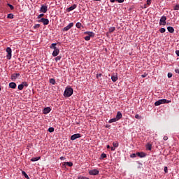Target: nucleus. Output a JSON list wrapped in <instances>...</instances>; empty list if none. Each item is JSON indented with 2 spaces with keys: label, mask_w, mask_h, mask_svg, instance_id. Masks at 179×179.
Listing matches in <instances>:
<instances>
[{
  "label": "nucleus",
  "mask_w": 179,
  "mask_h": 179,
  "mask_svg": "<svg viewBox=\"0 0 179 179\" xmlns=\"http://www.w3.org/2000/svg\"><path fill=\"white\" fill-rule=\"evenodd\" d=\"M71 94H73V89L72 87L66 88L64 91V96L65 97H71Z\"/></svg>",
  "instance_id": "nucleus-1"
},
{
  "label": "nucleus",
  "mask_w": 179,
  "mask_h": 179,
  "mask_svg": "<svg viewBox=\"0 0 179 179\" xmlns=\"http://www.w3.org/2000/svg\"><path fill=\"white\" fill-rule=\"evenodd\" d=\"M85 34H88V36L85 37V40L86 41H89V40H90V37H94V33L92 31H87L85 32Z\"/></svg>",
  "instance_id": "nucleus-2"
},
{
  "label": "nucleus",
  "mask_w": 179,
  "mask_h": 179,
  "mask_svg": "<svg viewBox=\"0 0 179 179\" xmlns=\"http://www.w3.org/2000/svg\"><path fill=\"white\" fill-rule=\"evenodd\" d=\"M6 51L7 52V55H6L7 59H11V58H12V49L10 48H7Z\"/></svg>",
  "instance_id": "nucleus-3"
},
{
  "label": "nucleus",
  "mask_w": 179,
  "mask_h": 179,
  "mask_svg": "<svg viewBox=\"0 0 179 179\" xmlns=\"http://www.w3.org/2000/svg\"><path fill=\"white\" fill-rule=\"evenodd\" d=\"M38 23H43L45 26L50 23V20H48V19L46 18H41L39 20H38Z\"/></svg>",
  "instance_id": "nucleus-4"
},
{
  "label": "nucleus",
  "mask_w": 179,
  "mask_h": 179,
  "mask_svg": "<svg viewBox=\"0 0 179 179\" xmlns=\"http://www.w3.org/2000/svg\"><path fill=\"white\" fill-rule=\"evenodd\" d=\"M167 20V18L166 17V16H162L161 17V19L159 20V24L162 25V26H166V20Z\"/></svg>",
  "instance_id": "nucleus-5"
},
{
  "label": "nucleus",
  "mask_w": 179,
  "mask_h": 179,
  "mask_svg": "<svg viewBox=\"0 0 179 179\" xmlns=\"http://www.w3.org/2000/svg\"><path fill=\"white\" fill-rule=\"evenodd\" d=\"M160 104H166V99H159L155 103V106H160Z\"/></svg>",
  "instance_id": "nucleus-6"
},
{
  "label": "nucleus",
  "mask_w": 179,
  "mask_h": 179,
  "mask_svg": "<svg viewBox=\"0 0 179 179\" xmlns=\"http://www.w3.org/2000/svg\"><path fill=\"white\" fill-rule=\"evenodd\" d=\"M90 176H97L99 174V170L93 169L89 171Z\"/></svg>",
  "instance_id": "nucleus-7"
},
{
  "label": "nucleus",
  "mask_w": 179,
  "mask_h": 179,
  "mask_svg": "<svg viewBox=\"0 0 179 179\" xmlns=\"http://www.w3.org/2000/svg\"><path fill=\"white\" fill-rule=\"evenodd\" d=\"M71 27H73V22H71L69 24L65 27L63 29V31H68V30H69V29H71Z\"/></svg>",
  "instance_id": "nucleus-8"
},
{
  "label": "nucleus",
  "mask_w": 179,
  "mask_h": 179,
  "mask_svg": "<svg viewBox=\"0 0 179 179\" xmlns=\"http://www.w3.org/2000/svg\"><path fill=\"white\" fill-rule=\"evenodd\" d=\"M80 134H76L71 136V141H75L76 139H78V138H80Z\"/></svg>",
  "instance_id": "nucleus-9"
},
{
  "label": "nucleus",
  "mask_w": 179,
  "mask_h": 179,
  "mask_svg": "<svg viewBox=\"0 0 179 179\" xmlns=\"http://www.w3.org/2000/svg\"><path fill=\"white\" fill-rule=\"evenodd\" d=\"M40 10L42 13H47V10H48L47 6H41Z\"/></svg>",
  "instance_id": "nucleus-10"
},
{
  "label": "nucleus",
  "mask_w": 179,
  "mask_h": 179,
  "mask_svg": "<svg viewBox=\"0 0 179 179\" xmlns=\"http://www.w3.org/2000/svg\"><path fill=\"white\" fill-rule=\"evenodd\" d=\"M59 54V49L57 48L56 49H54V51L52 52V57H57V55Z\"/></svg>",
  "instance_id": "nucleus-11"
},
{
  "label": "nucleus",
  "mask_w": 179,
  "mask_h": 179,
  "mask_svg": "<svg viewBox=\"0 0 179 179\" xmlns=\"http://www.w3.org/2000/svg\"><path fill=\"white\" fill-rule=\"evenodd\" d=\"M18 76H20V73H14L11 76V79L12 80L15 81L16 80V78L18 77Z\"/></svg>",
  "instance_id": "nucleus-12"
},
{
  "label": "nucleus",
  "mask_w": 179,
  "mask_h": 179,
  "mask_svg": "<svg viewBox=\"0 0 179 179\" xmlns=\"http://www.w3.org/2000/svg\"><path fill=\"white\" fill-rule=\"evenodd\" d=\"M136 155L138 157H146V154L143 152H137Z\"/></svg>",
  "instance_id": "nucleus-13"
},
{
  "label": "nucleus",
  "mask_w": 179,
  "mask_h": 179,
  "mask_svg": "<svg viewBox=\"0 0 179 179\" xmlns=\"http://www.w3.org/2000/svg\"><path fill=\"white\" fill-rule=\"evenodd\" d=\"M73 9H76V5L73 4V6H70L67 8V12H71V10H73Z\"/></svg>",
  "instance_id": "nucleus-14"
},
{
  "label": "nucleus",
  "mask_w": 179,
  "mask_h": 179,
  "mask_svg": "<svg viewBox=\"0 0 179 179\" xmlns=\"http://www.w3.org/2000/svg\"><path fill=\"white\" fill-rule=\"evenodd\" d=\"M51 111V108L50 107L45 108L43 109V114H48Z\"/></svg>",
  "instance_id": "nucleus-15"
},
{
  "label": "nucleus",
  "mask_w": 179,
  "mask_h": 179,
  "mask_svg": "<svg viewBox=\"0 0 179 179\" xmlns=\"http://www.w3.org/2000/svg\"><path fill=\"white\" fill-rule=\"evenodd\" d=\"M116 118L117 120H121L122 118V113L121 112L118 111L116 115Z\"/></svg>",
  "instance_id": "nucleus-16"
},
{
  "label": "nucleus",
  "mask_w": 179,
  "mask_h": 179,
  "mask_svg": "<svg viewBox=\"0 0 179 179\" xmlns=\"http://www.w3.org/2000/svg\"><path fill=\"white\" fill-rule=\"evenodd\" d=\"M9 87H10L11 89H16V83H9Z\"/></svg>",
  "instance_id": "nucleus-17"
},
{
  "label": "nucleus",
  "mask_w": 179,
  "mask_h": 179,
  "mask_svg": "<svg viewBox=\"0 0 179 179\" xmlns=\"http://www.w3.org/2000/svg\"><path fill=\"white\" fill-rule=\"evenodd\" d=\"M167 30L169 33H174V28L173 27H168Z\"/></svg>",
  "instance_id": "nucleus-18"
},
{
  "label": "nucleus",
  "mask_w": 179,
  "mask_h": 179,
  "mask_svg": "<svg viewBox=\"0 0 179 179\" xmlns=\"http://www.w3.org/2000/svg\"><path fill=\"white\" fill-rule=\"evenodd\" d=\"M50 48H51L52 50H56L57 48V43H52V45L50 46Z\"/></svg>",
  "instance_id": "nucleus-19"
},
{
  "label": "nucleus",
  "mask_w": 179,
  "mask_h": 179,
  "mask_svg": "<svg viewBox=\"0 0 179 179\" xmlns=\"http://www.w3.org/2000/svg\"><path fill=\"white\" fill-rule=\"evenodd\" d=\"M111 79L113 82H117V80H118V76H111Z\"/></svg>",
  "instance_id": "nucleus-20"
},
{
  "label": "nucleus",
  "mask_w": 179,
  "mask_h": 179,
  "mask_svg": "<svg viewBox=\"0 0 179 179\" xmlns=\"http://www.w3.org/2000/svg\"><path fill=\"white\" fill-rule=\"evenodd\" d=\"M117 121H118V120H117V117H115V118L110 119L108 122H109V124H111L113 122H117Z\"/></svg>",
  "instance_id": "nucleus-21"
},
{
  "label": "nucleus",
  "mask_w": 179,
  "mask_h": 179,
  "mask_svg": "<svg viewBox=\"0 0 179 179\" xmlns=\"http://www.w3.org/2000/svg\"><path fill=\"white\" fill-rule=\"evenodd\" d=\"M41 157H33L31 159V162H37L38 160H40Z\"/></svg>",
  "instance_id": "nucleus-22"
},
{
  "label": "nucleus",
  "mask_w": 179,
  "mask_h": 179,
  "mask_svg": "<svg viewBox=\"0 0 179 179\" xmlns=\"http://www.w3.org/2000/svg\"><path fill=\"white\" fill-rule=\"evenodd\" d=\"M146 149H148V150H152V144L148 143L146 145Z\"/></svg>",
  "instance_id": "nucleus-23"
},
{
  "label": "nucleus",
  "mask_w": 179,
  "mask_h": 179,
  "mask_svg": "<svg viewBox=\"0 0 179 179\" xmlns=\"http://www.w3.org/2000/svg\"><path fill=\"white\" fill-rule=\"evenodd\" d=\"M22 174L25 177V178L29 179V176L24 171H22Z\"/></svg>",
  "instance_id": "nucleus-24"
},
{
  "label": "nucleus",
  "mask_w": 179,
  "mask_h": 179,
  "mask_svg": "<svg viewBox=\"0 0 179 179\" xmlns=\"http://www.w3.org/2000/svg\"><path fill=\"white\" fill-rule=\"evenodd\" d=\"M76 27L78 29H80V27H82V23H80V22H77L76 24Z\"/></svg>",
  "instance_id": "nucleus-25"
},
{
  "label": "nucleus",
  "mask_w": 179,
  "mask_h": 179,
  "mask_svg": "<svg viewBox=\"0 0 179 179\" xmlns=\"http://www.w3.org/2000/svg\"><path fill=\"white\" fill-rule=\"evenodd\" d=\"M115 27H111L110 28H109V33H113V31H115Z\"/></svg>",
  "instance_id": "nucleus-26"
},
{
  "label": "nucleus",
  "mask_w": 179,
  "mask_h": 179,
  "mask_svg": "<svg viewBox=\"0 0 179 179\" xmlns=\"http://www.w3.org/2000/svg\"><path fill=\"white\" fill-rule=\"evenodd\" d=\"M23 87H24V85L22 84L18 85L19 90H23Z\"/></svg>",
  "instance_id": "nucleus-27"
},
{
  "label": "nucleus",
  "mask_w": 179,
  "mask_h": 179,
  "mask_svg": "<svg viewBox=\"0 0 179 179\" xmlns=\"http://www.w3.org/2000/svg\"><path fill=\"white\" fill-rule=\"evenodd\" d=\"M65 164H66V166H69V167H72L73 166V164L72 162H66Z\"/></svg>",
  "instance_id": "nucleus-28"
},
{
  "label": "nucleus",
  "mask_w": 179,
  "mask_h": 179,
  "mask_svg": "<svg viewBox=\"0 0 179 179\" xmlns=\"http://www.w3.org/2000/svg\"><path fill=\"white\" fill-rule=\"evenodd\" d=\"M8 19H13V14L10 13L7 15Z\"/></svg>",
  "instance_id": "nucleus-29"
},
{
  "label": "nucleus",
  "mask_w": 179,
  "mask_h": 179,
  "mask_svg": "<svg viewBox=\"0 0 179 179\" xmlns=\"http://www.w3.org/2000/svg\"><path fill=\"white\" fill-rule=\"evenodd\" d=\"M173 10H179V4H177L173 7Z\"/></svg>",
  "instance_id": "nucleus-30"
},
{
  "label": "nucleus",
  "mask_w": 179,
  "mask_h": 179,
  "mask_svg": "<svg viewBox=\"0 0 179 179\" xmlns=\"http://www.w3.org/2000/svg\"><path fill=\"white\" fill-rule=\"evenodd\" d=\"M50 82L52 85H55V80L54 78L50 79Z\"/></svg>",
  "instance_id": "nucleus-31"
},
{
  "label": "nucleus",
  "mask_w": 179,
  "mask_h": 179,
  "mask_svg": "<svg viewBox=\"0 0 179 179\" xmlns=\"http://www.w3.org/2000/svg\"><path fill=\"white\" fill-rule=\"evenodd\" d=\"M107 157V155L103 153L101 155V159H106Z\"/></svg>",
  "instance_id": "nucleus-32"
},
{
  "label": "nucleus",
  "mask_w": 179,
  "mask_h": 179,
  "mask_svg": "<svg viewBox=\"0 0 179 179\" xmlns=\"http://www.w3.org/2000/svg\"><path fill=\"white\" fill-rule=\"evenodd\" d=\"M8 6H9V8L11 9V10H13V9H15V7H13V6L10 3L8 4Z\"/></svg>",
  "instance_id": "nucleus-33"
},
{
  "label": "nucleus",
  "mask_w": 179,
  "mask_h": 179,
  "mask_svg": "<svg viewBox=\"0 0 179 179\" xmlns=\"http://www.w3.org/2000/svg\"><path fill=\"white\" fill-rule=\"evenodd\" d=\"M160 33H166V29L164 28H161L159 30Z\"/></svg>",
  "instance_id": "nucleus-34"
},
{
  "label": "nucleus",
  "mask_w": 179,
  "mask_h": 179,
  "mask_svg": "<svg viewBox=\"0 0 179 179\" xmlns=\"http://www.w3.org/2000/svg\"><path fill=\"white\" fill-rule=\"evenodd\" d=\"M61 58H62L61 56H57V57L55 58V61H56V62L61 61Z\"/></svg>",
  "instance_id": "nucleus-35"
},
{
  "label": "nucleus",
  "mask_w": 179,
  "mask_h": 179,
  "mask_svg": "<svg viewBox=\"0 0 179 179\" xmlns=\"http://www.w3.org/2000/svg\"><path fill=\"white\" fill-rule=\"evenodd\" d=\"M164 173H169V169H168L167 166H164Z\"/></svg>",
  "instance_id": "nucleus-36"
},
{
  "label": "nucleus",
  "mask_w": 179,
  "mask_h": 179,
  "mask_svg": "<svg viewBox=\"0 0 179 179\" xmlns=\"http://www.w3.org/2000/svg\"><path fill=\"white\" fill-rule=\"evenodd\" d=\"M135 118H136V120H141V115H139L138 114H136L135 115Z\"/></svg>",
  "instance_id": "nucleus-37"
},
{
  "label": "nucleus",
  "mask_w": 179,
  "mask_h": 179,
  "mask_svg": "<svg viewBox=\"0 0 179 179\" xmlns=\"http://www.w3.org/2000/svg\"><path fill=\"white\" fill-rule=\"evenodd\" d=\"M49 132H54V127H50L48 129Z\"/></svg>",
  "instance_id": "nucleus-38"
},
{
  "label": "nucleus",
  "mask_w": 179,
  "mask_h": 179,
  "mask_svg": "<svg viewBox=\"0 0 179 179\" xmlns=\"http://www.w3.org/2000/svg\"><path fill=\"white\" fill-rule=\"evenodd\" d=\"M113 148H118V143H113Z\"/></svg>",
  "instance_id": "nucleus-39"
},
{
  "label": "nucleus",
  "mask_w": 179,
  "mask_h": 179,
  "mask_svg": "<svg viewBox=\"0 0 179 179\" xmlns=\"http://www.w3.org/2000/svg\"><path fill=\"white\" fill-rule=\"evenodd\" d=\"M38 27H40V24H36L34 25V29H38Z\"/></svg>",
  "instance_id": "nucleus-40"
},
{
  "label": "nucleus",
  "mask_w": 179,
  "mask_h": 179,
  "mask_svg": "<svg viewBox=\"0 0 179 179\" xmlns=\"http://www.w3.org/2000/svg\"><path fill=\"white\" fill-rule=\"evenodd\" d=\"M148 76V73H145L144 74L141 75V78H146Z\"/></svg>",
  "instance_id": "nucleus-41"
},
{
  "label": "nucleus",
  "mask_w": 179,
  "mask_h": 179,
  "mask_svg": "<svg viewBox=\"0 0 179 179\" xmlns=\"http://www.w3.org/2000/svg\"><path fill=\"white\" fill-rule=\"evenodd\" d=\"M152 3V0H147V5H150Z\"/></svg>",
  "instance_id": "nucleus-42"
},
{
  "label": "nucleus",
  "mask_w": 179,
  "mask_h": 179,
  "mask_svg": "<svg viewBox=\"0 0 179 179\" xmlns=\"http://www.w3.org/2000/svg\"><path fill=\"white\" fill-rule=\"evenodd\" d=\"M43 16H44V14H40V15L38 16V19H41V17H43Z\"/></svg>",
  "instance_id": "nucleus-43"
},
{
  "label": "nucleus",
  "mask_w": 179,
  "mask_h": 179,
  "mask_svg": "<svg viewBox=\"0 0 179 179\" xmlns=\"http://www.w3.org/2000/svg\"><path fill=\"white\" fill-rule=\"evenodd\" d=\"M173 77V73H168V78H172Z\"/></svg>",
  "instance_id": "nucleus-44"
},
{
  "label": "nucleus",
  "mask_w": 179,
  "mask_h": 179,
  "mask_svg": "<svg viewBox=\"0 0 179 179\" xmlns=\"http://www.w3.org/2000/svg\"><path fill=\"white\" fill-rule=\"evenodd\" d=\"M119 3H122L124 2V0H116Z\"/></svg>",
  "instance_id": "nucleus-45"
},
{
  "label": "nucleus",
  "mask_w": 179,
  "mask_h": 179,
  "mask_svg": "<svg viewBox=\"0 0 179 179\" xmlns=\"http://www.w3.org/2000/svg\"><path fill=\"white\" fill-rule=\"evenodd\" d=\"M22 85L24 86H25L26 87H27V86H28L27 83H26V82L22 83Z\"/></svg>",
  "instance_id": "nucleus-46"
},
{
  "label": "nucleus",
  "mask_w": 179,
  "mask_h": 179,
  "mask_svg": "<svg viewBox=\"0 0 179 179\" xmlns=\"http://www.w3.org/2000/svg\"><path fill=\"white\" fill-rule=\"evenodd\" d=\"M169 139V137L167 136H164V141H167Z\"/></svg>",
  "instance_id": "nucleus-47"
},
{
  "label": "nucleus",
  "mask_w": 179,
  "mask_h": 179,
  "mask_svg": "<svg viewBox=\"0 0 179 179\" xmlns=\"http://www.w3.org/2000/svg\"><path fill=\"white\" fill-rule=\"evenodd\" d=\"M175 72H176V73H178V75H179V69H175Z\"/></svg>",
  "instance_id": "nucleus-48"
},
{
  "label": "nucleus",
  "mask_w": 179,
  "mask_h": 179,
  "mask_svg": "<svg viewBox=\"0 0 179 179\" xmlns=\"http://www.w3.org/2000/svg\"><path fill=\"white\" fill-rule=\"evenodd\" d=\"M131 157H136V154H131Z\"/></svg>",
  "instance_id": "nucleus-49"
},
{
  "label": "nucleus",
  "mask_w": 179,
  "mask_h": 179,
  "mask_svg": "<svg viewBox=\"0 0 179 179\" xmlns=\"http://www.w3.org/2000/svg\"><path fill=\"white\" fill-rule=\"evenodd\" d=\"M171 103V101L166 99L165 103Z\"/></svg>",
  "instance_id": "nucleus-50"
},
{
  "label": "nucleus",
  "mask_w": 179,
  "mask_h": 179,
  "mask_svg": "<svg viewBox=\"0 0 179 179\" xmlns=\"http://www.w3.org/2000/svg\"><path fill=\"white\" fill-rule=\"evenodd\" d=\"M176 54L178 55V57H179V50H176Z\"/></svg>",
  "instance_id": "nucleus-51"
},
{
  "label": "nucleus",
  "mask_w": 179,
  "mask_h": 179,
  "mask_svg": "<svg viewBox=\"0 0 179 179\" xmlns=\"http://www.w3.org/2000/svg\"><path fill=\"white\" fill-rule=\"evenodd\" d=\"M101 76V74H96V78L99 79Z\"/></svg>",
  "instance_id": "nucleus-52"
},
{
  "label": "nucleus",
  "mask_w": 179,
  "mask_h": 179,
  "mask_svg": "<svg viewBox=\"0 0 179 179\" xmlns=\"http://www.w3.org/2000/svg\"><path fill=\"white\" fill-rule=\"evenodd\" d=\"M110 149L112 151H114V150H115V147H111Z\"/></svg>",
  "instance_id": "nucleus-53"
},
{
  "label": "nucleus",
  "mask_w": 179,
  "mask_h": 179,
  "mask_svg": "<svg viewBox=\"0 0 179 179\" xmlns=\"http://www.w3.org/2000/svg\"><path fill=\"white\" fill-rule=\"evenodd\" d=\"M60 160H65V157H61Z\"/></svg>",
  "instance_id": "nucleus-54"
},
{
  "label": "nucleus",
  "mask_w": 179,
  "mask_h": 179,
  "mask_svg": "<svg viewBox=\"0 0 179 179\" xmlns=\"http://www.w3.org/2000/svg\"><path fill=\"white\" fill-rule=\"evenodd\" d=\"M117 0H110V2L114 3Z\"/></svg>",
  "instance_id": "nucleus-55"
},
{
  "label": "nucleus",
  "mask_w": 179,
  "mask_h": 179,
  "mask_svg": "<svg viewBox=\"0 0 179 179\" xmlns=\"http://www.w3.org/2000/svg\"><path fill=\"white\" fill-rule=\"evenodd\" d=\"M106 148H107V149H110V145H108L106 146Z\"/></svg>",
  "instance_id": "nucleus-56"
},
{
  "label": "nucleus",
  "mask_w": 179,
  "mask_h": 179,
  "mask_svg": "<svg viewBox=\"0 0 179 179\" xmlns=\"http://www.w3.org/2000/svg\"><path fill=\"white\" fill-rule=\"evenodd\" d=\"M0 91H1V87H0Z\"/></svg>",
  "instance_id": "nucleus-57"
}]
</instances>
